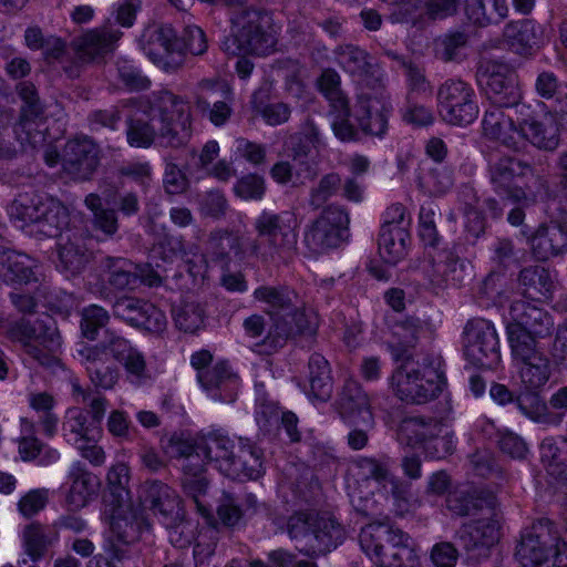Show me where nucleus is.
Returning a JSON list of instances; mask_svg holds the SVG:
<instances>
[{
	"label": "nucleus",
	"instance_id": "nucleus-20",
	"mask_svg": "<svg viewBox=\"0 0 567 567\" xmlns=\"http://www.w3.org/2000/svg\"><path fill=\"white\" fill-rule=\"evenodd\" d=\"M16 91L23 102L20 109L19 122L16 125V133L18 135L24 133V141L35 146L45 140L41 128L45 122L44 105L39 97L35 85L30 81L19 82Z\"/></svg>",
	"mask_w": 567,
	"mask_h": 567
},
{
	"label": "nucleus",
	"instance_id": "nucleus-34",
	"mask_svg": "<svg viewBox=\"0 0 567 567\" xmlns=\"http://www.w3.org/2000/svg\"><path fill=\"white\" fill-rule=\"evenodd\" d=\"M522 145L529 142L538 150L554 152L560 142L557 120L553 115L527 117L520 122Z\"/></svg>",
	"mask_w": 567,
	"mask_h": 567
},
{
	"label": "nucleus",
	"instance_id": "nucleus-62",
	"mask_svg": "<svg viewBox=\"0 0 567 567\" xmlns=\"http://www.w3.org/2000/svg\"><path fill=\"white\" fill-rule=\"evenodd\" d=\"M259 92L252 94L251 106L264 118L266 124L277 126L289 120L291 110L288 104L282 102L265 103L259 99Z\"/></svg>",
	"mask_w": 567,
	"mask_h": 567
},
{
	"label": "nucleus",
	"instance_id": "nucleus-42",
	"mask_svg": "<svg viewBox=\"0 0 567 567\" xmlns=\"http://www.w3.org/2000/svg\"><path fill=\"white\" fill-rule=\"evenodd\" d=\"M70 488L66 502L73 508L84 507L96 492L97 480L84 464L75 462L69 472Z\"/></svg>",
	"mask_w": 567,
	"mask_h": 567
},
{
	"label": "nucleus",
	"instance_id": "nucleus-17",
	"mask_svg": "<svg viewBox=\"0 0 567 567\" xmlns=\"http://www.w3.org/2000/svg\"><path fill=\"white\" fill-rule=\"evenodd\" d=\"M464 355L477 368L494 369L501 362L499 340L492 321L473 318L463 331Z\"/></svg>",
	"mask_w": 567,
	"mask_h": 567
},
{
	"label": "nucleus",
	"instance_id": "nucleus-57",
	"mask_svg": "<svg viewBox=\"0 0 567 567\" xmlns=\"http://www.w3.org/2000/svg\"><path fill=\"white\" fill-rule=\"evenodd\" d=\"M172 312L175 326L186 333H196L204 327L205 310L198 302L185 301Z\"/></svg>",
	"mask_w": 567,
	"mask_h": 567
},
{
	"label": "nucleus",
	"instance_id": "nucleus-21",
	"mask_svg": "<svg viewBox=\"0 0 567 567\" xmlns=\"http://www.w3.org/2000/svg\"><path fill=\"white\" fill-rule=\"evenodd\" d=\"M148 528V523L141 514L132 508L125 509L123 505H118L112 514L105 549L112 553L113 558L123 560L126 558V554L121 545L134 544L140 539L142 532Z\"/></svg>",
	"mask_w": 567,
	"mask_h": 567
},
{
	"label": "nucleus",
	"instance_id": "nucleus-59",
	"mask_svg": "<svg viewBox=\"0 0 567 567\" xmlns=\"http://www.w3.org/2000/svg\"><path fill=\"white\" fill-rule=\"evenodd\" d=\"M392 56L404 71L408 85L406 99H413L414 95L431 96L432 86L424 74V70L420 65L412 61H408L404 58H400L394 54Z\"/></svg>",
	"mask_w": 567,
	"mask_h": 567
},
{
	"label": "nucleus",
	"instance_id": "nucleus-43",
	"mask_svg": "<svg viewBox=\"0 0 567 567\" xmlns=\"http://www.w3.org/2000/svg\"><path fill=\"white\" fill-rule=\"evenodd\" d=\"M45 198L38 195L21 194L10 206L9 215L12 223L29 235H34L35 223H38L41 208L44 207Z\"/></svg>",
	"mask_w": 567,
	"mask_h": 567
},
{
	"label": "nucleus",
	"instance_id": "nucleus-4",
	"mask_svg": "<svg viewBox=\"0 0 567 567\" xmlns=\"http://www.w3.org/2000/svg\"><path fill=\"white\" fill-rule=\"evenodd\" d=\"M141 41L147 55L167 73H174L184 64V54L202 55L208 44L204 31L197 25H186L179 39L169 24L147 27Z\"/></svg>",
	"mask_w": 567,
	"mask_h": 567
},
{
	"label": "nucleus",
	"instance_id": "nucleus-26",
	"mask_svg": "<svg viewBox=\"0 0 567 567\" xmlns=\"http://www.w3.org/2000/svg\"><path fill=\"white\" fill-rule=\"evenodd\" d=\"M509 315L513 322L507 326V338L511 340L512 331L520 330L528 336L545 338L554 330V320L544 309L529 302L518 300L512 303Z\"/></svg>",
	"mask_w": 567,
	"mask_h": 567
},
{
	"label": "nucleus",
	"instance_id": "nucleus-24",
	"mask_svg": "<svg viewBox=\"0 0 567 567\" xmlns=\"http://www.w3.org/2000/svg\"><path fill=\"white\" fill-rule=\"evenodd\" d=\"M390 113L391 104L385 95L362 93L358 97L353 116L364 135L382 138L389 127Z\"/></svg>",
	"mask_w": 567,
	"mask_h": 567
},
{
	"label": "nucleus",
	"instance_id": "nucleus-10",
	"mask_svg": "<svg viewBox=\"0 0 567 567\" xmlns=\"http://www.w3.org/2000/svg\"><path fill=\"white\" fill-rule=\"evenodd\" d=\"M515 556L522 567H542L553 558V567L567 564V542H559L553 524L540 519L526 528Z\"/></svg>",
	"mask_w": 567,
	"mask_h": 567
},
{
	"label": "nucleus",
	"instance_id": "nucleus-12",
	"mask_svg": "<svg viewBox=\"0 0 567 567\" xmlns=\"http://www.w3.org/2000/svg\"><path fill=\"white\" fill-rule=\"evenodd\" d=\"M348 210L330 204L303 230L302 243L313 255H322L347 243L350 237Z\"/></svg>",
	"mask_w": 567,
	"mask_h": 567
},
{
	"label": "nucleus",
	"instance_id": "nucleus-54",
	"mask_svg": "<svg viewBox=\"0 0 567 567\" xmlns=\"http://www.w3.org/2000/svg\"><path fill=\"white\" fill-rule=\"evenodd\" d=\"M504 37L519 53L527 52L538 43L536 24L527 19L506 24Z\"/></svg>",
	"mask_w": 567,
	"mask_h": 567
},
{
	"label": "nucleus",
	"instance_id": "nucleus-23",
	"mask_svg": "<svg viewBox=\"0 0 567 567\" xmlns=\"http://www.w3.org/2000/svg\"><path fill=\"white\" fill-rule=\"evenodd\" d=\"M73 357L85 369L87 378L95 390H113L120 380L118 368L110 362L104 347L80 343Z\"/></svg>",
	"mask_w": 567,
	"mask_h": 567
},
{
	"label": "nucleus",
	"instance_id": "nucleus-60",
	"mask_svg": "<svg viewBox=\"0 0 567 567\" xmlns=\"http://www.w3.org/2000/svg\"><path fill=\"white\" fill-rule=\"evenodd\" d=\"M109 321L110 313L103 307L97 305L84 307L81 311V333L85 339L94 341L99 337L100 329L106 327Z\"/></svg>",
	"mask_w": 567,
	"mask_h": 567
},
{
	"label": "nucleus",
	"instance_id": "nucleus-51",
	"mask_svg": "<svg viewBox=\"0 0 567 567\" xmlns=\"http://www.w3.org/2000/svg\"><path fill=\"white\" fill-rule=\"evenodd\" d=\"M309 394L320 401H327L332 393V378L328 360L320 353H313L309 358Z\"/></svg>",
	"mask_w": 567,
	"mask_h": 567
},
{
	"label": "nucleus",
	"instance_id": "nucleus-30",
	"mask_svg": "<svg viewBox=\"0 0 567 567\" xmlns=\"http://www.w3.org/2000/svg\"><path fill=\"white\" fill-rule=\"evenodd\" d=\"M338 405L342 419L348 424L359 423L358 419L368 426L374 424L370 399L357 380L349 378L344 381Z\"/></svg>",
	"mask_w": 567,
	"mask_h": 567
},
{
	"label": "nucleus",
	"instance_id": "nucleus-29",
	"mask_svg": "<svg viewBox=\"0 0 567 567\" xmlns=\"http://www.w3.org/2000/svg\"><path fill=\"white\" fill-rule=\"evenodd\" d=\"M87 239L83 229H66L58 243V266L62 271L76 275L85 268L91 258Z\"/></svg>",
	"mask_w": 567,
	"mask_h": 567
},
{
	"label": "nucleus",
	"instance_id": "nucleus-55",
	"mask_svg": "<svg viewBox=\"0 0 567 567\" xmlns=\"http://www.w3.org/2000/svg\"><path fill=\"white\" fill-rule=\"evenodd\" d=\"M28 402L32 410L39 414V423L45 435L52 437L58 430L59 419L53 412L55 406L54 398L48 392H31Z\"/></svg>",
	"mask_w": 567,
	"mask_h": 567
},
{
	"label": "nucleus",
	"instance_id": "nucleus-44",
	"mask_svg": "<svg viewBox=\"0 0 567 567\" xmlns=\"http://www.w3.org/2000/svg\"><path fill=\"white\" fill-rule=\"evenodd\" d=\"M442 424L435 419L406 417L399 425L398 439L409 446L420 444L424 447L431 437L442 433Z\"/></svg>",
	"mask_w": 567,
	"mask_h": 567
},
{
	"label": "nucleus",
	"instance_id": "nucleus-28",
	"mask_svg": "<svg viewBox=\"0 0 567 567\" xmlns=\"http://www.w3.org/2000/svg\"><path fill=\"white\" fill-rule=\"evenodd\" d=\"M249 238H245L238 231L216 229L209 234L207 240V254L212 261L221 268H228L231 261H243L249 255Z\"/></svg>",
	"mask_w": 567,
	"mask_h": 567
},
{
	"label": "nucleus",
	"instance_id": "nucleus-50",
	"mask_svg": "<svg viewBox=\"0 0 567 567\" xmlns=\"http://www.w3.org/2000/svg\"><path fill=\"white\" fill-rule=\"evenodd\" d=\"M539 390H525L515 399L519 412L529 420L546 425H559L563 416L551 413L538 395Z\"/></svg>",
	"mask_w": 567,
	"mask_h": 567
},
{
	"label": "nucleus",
	"instance_id": "nucleus-58",
	"mask_svg": "<svg viewBox=\"0 0 567 567\" xmlns=\"http://www.w3.org/2000/svg\"><path fill=\"white\" fill-rule=\"evenodd\" d=\"M85 206L93 213V225L106 236H113L118 229L117 216L114 209L104 208L101 197L91 193L84 199Z\"/></svg>",
	"mask_w": 567,
	"mask_h": 567
},
{
	"label": "nucleus",
	"instance_id": "nucleus-64",
	"mask_svg": "<svg viewBox=\"0 0 567 567\" xmlns=\"http://www.w3.org/2000/svg\"><path fill=\"white\" fill-rule=\"evenodd\" d=\"M453 185L451 175L441 169H430L426 174L417 176V187L430 196L446 193Z\"/></svg>",
	"mask_w": 567,
	"mask_h": 567
},
{
	"label": "nucleus",
	"instance_id": "nucleus-48",
	"mask_svg": "<svg viewBox=\"0 0 567 567\" xmlns=\"http://www.w3.org/2000/svg\"><path fill=\"white\" fill-rule=\"evenodd\" d=\"M434 265L433 281L437 286L461 287L470 277L468 266L452 251H444Z\"/></svg>",
	"mask_w": 567,
	"mask_h": 567
},
{
	"label": "nucleus",
	"instance_id": "nucleus-6",
	"mask_svg": "<svg viewBox=\"0 0 567 567\" xmlns=\"http://www.w3.org/2000/svg\"><path fill=\"white\" fill-rule=\"evenodd\" d=\"M359 543L379 567H412L417 558L411 537L386 523L374 522L364 526Z\"/></svg>",
	"mask_w": 567,
	"mask_h": 567
},
{
	"label": "nucleus",
	"instance_id": "nucleus-39",
	"mask_svg": "<svg viewBox=\"0 0 567 567\" xmlns=\"http://www.w3.org/2000/svg\"><path fill=\"white\" fill-rule=\"evenodd\" d=\"M519 287L523 295L533 300L548 299L555 288V276L545 267L528 266L518 275Z\"/></svg>",
	"mask_w": 567,
	"mask_h": 567
},
{
	"label": "nucleus",
	"instance_id": "nucleus-36",
	"mask_svg": "<svg viewBox=\"0 0 567 567\" xmlns=\"http://www.w3.org/2000/svg\"><path fill=\"white\" fill-rule=\"evenodd\" d=\"M320 145V131L312 121H307L301 131L291 135L287 142L289 156L298 166H301L306 177L315 178L317 175L308 158L311 151L319 148Z\"/></svg>",
	"mask_w": 567,
	"mask_h": 567
},
{
	"label": "nucleus",
	"instance_id": "nucleus-25",
	"mask_svg": "<svg viewBox=\"0 0 567 567\" xmlns=\"http://www.w3.org/2000/svg\"><path fill=\"white\" fill-rule=\"evenodd\" d=\"M122 35L116 24L109 22L73 39L72 49L80 62H91L112 52Z\"/></svg>",
	"mask_w": 567,
	"mask_h": 567
},
{
	"label": "nucleus",
	"instance_id": "nucleus-31",
	"mask_svg": "<svg viewBox=\"0 0 567 567\" xmlns=\"http://www.w3.org/2000/svg\"><path fill=\"white\" fill-rule=\"evenodd\" d=\"M197 379L207 394L218 401L233 402L239 386V377L225 362L197 373Z\"/></svg>",
	"mask_w": 567,
	"mask_h": 567
},
{
	"label": "nucleus",
	"instance_id": "nucleus-22",
	"mask_svg": "<svg viewBox=\"0 0 567 567\" xmlns=\"http://www.w3.org/2000/svg\"><path fill=\"white\" fill-rule=\"evenodd\" d=\"M112 312L115 318L136 328H143L153 333L165 330L167 319L165 313L152 302L132 296L117 298Z\"/></svg>",
	"mask_w": 567,
	"mask_h": 567
},
{
	"label": "nucleus",
	"instance_id": "nucleus-49",
	"mask_svg": "<svg viewBox=\"0 0 567 567\" xmlns=\"http://www.w3.org/2000/svg\"><path fill=\"white\" fill-rule=\"evenodd\" d=\"M409 241V229H380L378 238L379 254L385 262L395 265L406 256Z\"/></svg>",
	"mask_w": 567,
	"mask_h": 567
},
{
	"label": "nucleus",
	"instance_id": "nucleus-2",
	"mask_svg": "<svg viewBox=\"0 0 567 567\" xmlns=\"http://www.w3.org/2000/svg\"><path fill=\"white\" fill-rule=\"evenodd\" d=\"M447 508L457 516L482 513L484 517L462 525L456 537L466 551L468 559L480 561L487 558L491 548L499 539V523L495 518L493 496L481 497L458 491L449 495Z\"/></svg>",
	"mask_w": 567,
	"mask_h": 567
},
{
	"label": "nucleus",
	"instance_id": "nucleus-5",
	"mask_svg": "<svg viewBox=\"0 0 567 567\" xmlns=\"http://www.w3.org/2000/svg\"><path fill=\"white\" fill-rule=\"evenodd\" d=\"M254 228L258 238L247 243L249 255L262 262L282 259L296 249V218L290 212L264 210L255 219Z\"/></svg>",
	"mask_w": 567,
	"mask_h": 567
},
{
	"label": "nucleus",
	"instance_id": "nucleus-56",
	"mask_svg": "<svg viewBox=\"0 0 567 567\" xmlns=\"http://www.w3.org/2000/svg\"><path fill=\"white\" fill-rule=\"evenodd\" d=\"M221 100L213 103L206 96H196L195 106L203 117L207 118L215 126H224L233 114L231 93L221 95Z\"/></svg>",
	"mask_w": 567,
	"mask_h": 567
},
{
	"label": "nucleus",
	"instance_id": "nucleus-46",
	"mask_svg": "<svg viewBox=\"0 0 567 567\" xmlns=\"http://www.w3.org/2000/svg\"><path fill=\"white\" fill-rule=\"evenodd\" d=\"M391 465V458L386 455L358 456L352 461V471L359 481H374L378 485L386 488V482L392 476Z\"/></svg>",
	"mask_w": 567,
	"mask_h": 567
},
{
	"label": "nucleus",
	"instance_id": "nucleus-41",
	"mask_svg": "<svg viewBox=\"0 0 567 567\" xmlns=\"http://www.w3.org/2000/svg\"><path fill=\"white\" fill-rule=\"evenodd\" d=\"M62 431L66 442L74 446L96 441L101 432L100 427L91 422L87 413L80 408H71L66 411Z\"/></svg>",
	"mask_w": 567,
	"mask_h": 567
},
{
	"label": "nucleus",
	"instance_id": "nucleus-33",
	"mask_svg": "<svg viewBox=\"0 0 567 567\" xmlns=\"http://www.w3.org/2000/svg\"><path fill=\"white\" fill-rule=\"evenodd\" d=\"M39 262L12 249L0 248V277L7 284L28 285L38 281Z\"/></svg>",
	"mask_w": 567,
	"mask_h": 567
},
{
	"label": "nucleus",
	"instance_id": "nucleus-1",
	"mask_svg": "<svg viewBox=\"0 0 567 567\" xmlns=\"http://www.w3.org/2000/svg\"><path fill=\"white\" fill-rule=\"evenodd\" d=\"M256 301L265 305V312L272 323L262 340L255 344L258 353L270 354L282 348L288 339L298 333L312 334L317 324L305 302L295 289L286 285H261L252 293Z\"/></svg>",
	"mask_w": 567,
	"mask_h": 567
},
{
	"label": "nucleus",
	"instance_id": "nucleus-40",
	"mask_svg": "<svg viewBox=\"0 0 567 567\" xmlns=\"http://www.w3.org/2000/svg\"><path fill=\"white\" fill-rule=\"evenodd\" d=\"M152 102L138 100V113L127 120L126 137L132 147L147 148L157 138L156 121L147 115Z\"/></svg>",
	"mask_w": 567,
	"mask_h": 567
},
{
	"label": "nucleus",
	"instance_id": "nucleus-15",
	"mask_svg": "<svg viewBox=\"0 0 567 567\" xmlns=\"http://www.w3.org/2000/svg\"><path fill=\"white\" fill-rule=\"evenodd\" d=\"M535 176L534 167L525 161L509 155L487 158V177L495 194L518 203L526 199L524 185Z\"/></svg>",
	"mask_w": 567,
	"mask_h": 567
},
{
	"label": "nucleus",
	"instance_id": "nucleus-16",
	"mask_svg": "<svg viewBox=\"0 0 567 567\" xmlns=\"http://www.w3.org/2000/svg\"><path fill=\"white\" fill-rule=\"evenodd\" d=\"M444 381V375L439 370L402 365L393 373L391 385L401 401L425 404L439 396Z\"/></svg>",
	"mask_w": 567,
	"mask_h": 567
},
{
	"label": "nucleus",
	"instance_id": "nucleus-38",
	"mask_svg": "<svg viewBox=\"0 0 567 567\" xmlns=\"http://www.w3.org/2000/svg\"><path fill=\"white\" fill-rule=\"evenodd\" d=\"M40 218L35 223L34 235L39 238L48 237L59 239L70 229V216L68 208L59 200L45 198L44 207L41 208Z\"/></svg>",
	"mask_w": 567,
	"mask_h": 567
},
{
	"label": "nucleus",
	"instance_id": "nucleus-13",
	"mask_svg": "<svg viewBox=\"0 0 567 567\" xmlns=\"http://www.w3.org/2000/svg\"><path fill=\"white\" fill-rule=\"evenodd\" d=\"M143 503L169 529V542L174 546L186 547L190 544L193 528L183 522L178 496L168 485L159 481L147 482Z\"/></svg>",
	"mask_w": 567,
	"mask_h": 567
},
{
	"label": "nucleus",
	"instance_id": "nucleus-35",
	"mask_svg": "<svg viewBox=\"0 0 567 567\" xmlns=\"http://www.w3.org/2000/svg\"><path fill=\"white\" fill-rule=\"evenodd\" d=\"M501 109L493 107L485 112L482 121L483 133L487 138L494 140L509 150L519 151L522 146L520 123L517 126Z\"/></svg>",
	"mask_w": 567,
	"mask_h": 567
},
{
	"label": "nucleus",
	"instance_id": "nucleus-63",
	"mask_svg": "<svg viewBox=\"0 0 567 567\" xmlns=\"http://www.w3.org/2000/svg\"><path fill=\"white\" fill-rule=\"evenodd\" d=\"M117 78L128 91H145L151 80L138 70L132 61L120 59L116 62Z\"/></svg>",
	"mask_w": 567,
	"mask_h": 567
},
{
	"label": "nucleus",
	"instance_id": "nucleus-8",
	"mask_svg": "<svg viewBox=\"0 0 567 567\" xmlns=\"http://www.w3.org/2000/svg\"><path fill=\"white\" fill-rule=\"evenodd\" d=\"M6 337L21 344L30 360L44 368H52L59 363L56 352L61 347V337L52 319H38L31 322L20 319L10 323Z\"/></svg>",
	"mask_w": 567,
	"mask_h": 567
},
{
	"label": "nucleus",
	"instance_id": "nucleus-61",
	"mask_svg": "<svg viewBox=\"0 0 567 567\" xmlns=\"http://www.w3.org/2000/svg\"><path fill=\"white\" fill-rule=\"evenodd\" d=\"M384 489L392 497L393 506L399 515H404L419 506L411 493V485L393 474Z\"/></svg>",
	"mask_w": 567,
	"mask_h": 567
},
{
	"label": "nucleus",
	"instance_id": "nucleus-7",
	"mask_svg": "<svg viewBox=\"0 0 567 567\" xmlns=\"http://www.w3.org/2000/svg\"><path fill=\"white\" fill-rule=\"evenodd\" d=\"M288 534L296 548L309 557L326 555L344 539L343 527L332 517L299 512L288 520Z\"/></svg>",
	"mask_w": 567,
	"mask_h": 567
},
{
	"label": "nucleus",
	"instance_id": "nucleus-45",
	"mask_svg": "<svg viewBox=\"0 0 567 567\" xmlns=\"http://www.w3.org/2000/svg\"><path fill=\"white\" fill-rule=\"evenodd\" d=\"M508 343L513 361L518 370L523 367H534V364H537L536 360L538 359L544 363H550L546 353L538 348L537 341L520 330L515 329L512 331Z\"/></svg>",
	"mask_w": 567,
	"mask_h": 567
},
{
	"label": "nucleus",
	"instance_id": "nucleus-11",
	"mask_svg": "<svg viewBox=\"0 0 567 567\" xmlns=\"http://www.w3.org/2000/svg\"><path fill=\"white\" fill-rule=\"evenodd\" d=\"M234 35L226 38L223 50L231 55L270 53L277 40L270 31L269 19L257 10H248L235 21Z\"/></svg>",
	"mask_w": 567,
	"mask_h": 567
},
{
	"label": "nucleus",
	"instance_id": "nucleus-27",
	"mask_svg": "<svg viewBox=\"0 0 567 567\" xmlns=\"http://www.w3.org/2000/svg\"><path fill=\"white\" fill-rule=\"evenodd\" d=\"M63 169L78 179H89L99 166V148L86 136L66 142L62 154Z\"/></svg>",
	"mask_w": 567,
	"mask_h": 567
},
{
	"label": "nucleus",
	"instance_id": "nucleus-37",
	"mask_svg": "<svg viewBox=\"0 0 567 567\" xmlns=\"http://www.w3.org/2000/svg\"><path fill=\"white\" fill-rule=\"evenodd\" d=\"M337 63L351 76L362 81L375 76L378 64L363 49L353 44H340L334 50Z\"/></svg>",
	"mask_w": 567,
	"mask_h": 567
},
{
	"label": "nucleus",
	"instance_id": "nucleus-53",
	"mask_svg": "<svg viewBox=\"0 0 567 567\" xmlns=\"http://www.w3.org/2000/svg\"><path fill=\"white\" fill-rule=\"evenodd\" d=\"M71 385L72 396L75 402L87 405L89 410L85 412L87 413L89 419L93 424L100 427L109 405L107 399L97 390L83 388L78 380L72 381Z\"/></svg>",
	"mask_w": 567,
	"mask_h": 567
},
{
	"label": "nucleus",
	"instance_id": "nucleus-14",
	"mask_svg": "<svg viewBox=\"0 0 567 567\" xmlns=\"http://www.w3.org/2000/svg\"><path fill=\"white\" fill-rule=\"evenodd\" d=\"M437 111L444 122L455 126L472 124L478 116L477 94L460 79L445 80L436 91Z\"/></svg>",
	"mask_w": 567,
	"mask_h": 567
},
{
	"label": "nucleus",
	"instance_id": "nucleus-3",
	"mask_svg": "<svg viewBox=\"0 0 567 567\" xmlns=\"http://www.w3.org/2000/svg\"><path fill=\"white\" fill-rule=\"evenodd\" d=\"M199 442L206 461L231 481H256L265 474L264 452L249 439L239 437L236 445L227 433L214 430Z\"/></svg>",
	"mask_w": 567,
	"mask_h": 567
},
{
	"label": "nucleus",
	"instance_id": "nucleus-18",
	"mask_svg": "<svg viewBox=\"0 0 567 567\" xmlns=\"http://www.w3.org/2000/svg\"><path fill=\"white\" fill-rule=\"evenodd\" d=\"M100 269L103 279L114 290H133L141 284L148 287L162 285L158 262L154 268L151 264L137 265L126 258L107 256L100 261Z\"/></svg>",
	"mask_w": 567,
	"mask_h": 567
},
{
	"label": "nucleus",
	"instance_id": "nucleus-52",
	"mask_svg": "<svg viewBox=\"0 0 567 567\" xmlns=\"http://www.w3.org/2000/svg\"><path fill=\"white\" fill-rule=\"evenodd\" d=\"M59 534L48 533L47 528L39 523H32L24 527L22 532V545L24 553L33 563L40 560L47 548L58 540Z\"/></svg>",
	"mask_w": 567,
	"mask_h": 567
},
{
	"label": "nucleus",
	"instance_id": "nucleus-47",
	"mask_svg": "<svg viewBox=\"0 0 567 567\" xmlns=\"http://www.w3.org/2000/svg\"><path fill=\"white\" fill-rule=\"evenodd\" d=\"M507 13L506 0H470L465 6L467 20L478 27L499 23Z\"/></svg>",
	"mask_w": 567,
	"mask_h": 567
},
{
	"label": "nucleus",
	"instance_id": "nucleus-19",
	"mask_svg": "<svg viewBox=\"0 0 567 567\" xmlns=\"http://www.w3.org/2000/svg\"><path fill=\"white\" fill-rule=\"evenodd\" d=\"M477 81L496 107H511L520 100L517 75L506 63L496 60L483 61L477 70Z\"/></svg>",
	"mask_w": 567,
	"mask_h": 567
},
{
	"label": "nucleus",
	"instance_id": "nucleus-32",
	"mask_svg": "<svg viewBox=\"0 0 567 567\" xmlns=\"http://www.w3.org/2000/svg\"><path fill=\"white\" fill-rule=\"evenodd\" d=\"M533 256L537 260H548L567 251V216L559 223L542 225L529 238Z\"/></svg>",
	"mask_w": 567,
	"mask_h": 567
},
{
	"label": "nucleus",
	"instance_id": "nucleus-9",
	"mask_svg": "<svg viewBox=\"0 0 567 567\" xmlns=\"http://www.w3.org/2000/svg\"><path fill=\"white\" fill-rule=\"evenodd\" d=\"M158 123L157 140L165 147L178 148L192 136V114L183 97L162 91L155 95L147 115Z\"/></svg>",
	"mask_w": 567,
	"mask_h": 567
}]
</instances>
